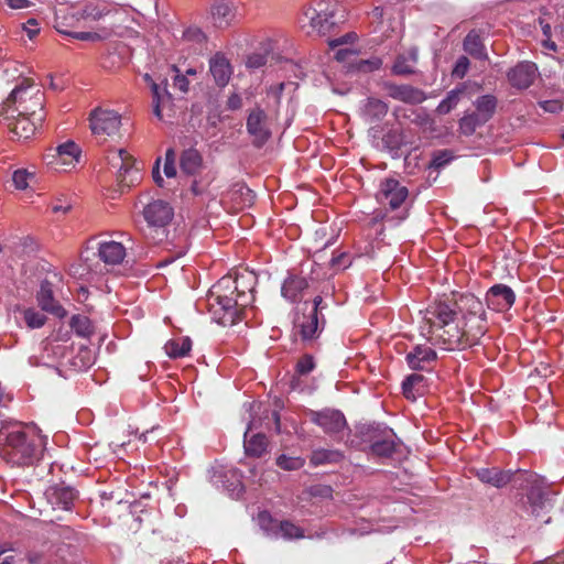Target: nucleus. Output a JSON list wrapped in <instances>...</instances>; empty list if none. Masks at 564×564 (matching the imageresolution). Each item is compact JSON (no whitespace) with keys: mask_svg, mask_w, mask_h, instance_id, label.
<instances>
[{"mask_svg":"<svg viewBox=\"0 0 564 564\" xmlns=\"http://www.w3.org/2000/svg\"><path fill=\"white\" fill-rule=\"evenodd\" d=\"M310 420L319 426L325 434L336 438L339 434L347 429V421L345 415L334 409H324L321 411H311Z\"/></svg>","mask_w":564,"mask_h":564,"instance_id":"4468645a","label":"nucleus"},{"mask_svg":"<svg viewBox=\"0 0 564 564\" xmlns=\"http://www.w3.org/2000/svg\"><path fill=\"white\" fill-rule=\"evenodd\" d=\"M409 196V189L395 178H384L380 182L376 199L391 210L399 209Z\"/></svg>","mask_w":564,"mask_h":564,"instance_id":"f8f14e48","label":"nucleus"},{"mask_svg":"<svg viewBox=\"0 0 564 564\" xmlns=\"http://www.w3.org/2000/svg\"><path fill=\"white\" fill-rule=\"evenodd\" d=\"M192 340L189 337H178L166 341L164 350L170 358H183L189 354Z\"/></svg>","mask_w":564,"mask_h":564,"instance_id":"c9c22d12","label":"nucleus"},{"mask_svg":"<svg viewBox=\"0 0 564 564\" xmlns=\"http://www.w3.org/2000/svg\"><path fill=\"white\" fill-rule=\"evenodd\" d=\"M253 520L260 529H270L274 527L275 523V520L267 510H259L258 513L253 516Z\"/></svg>","mask_w":564,"mask_h":564,"instance_id":"8fccbe9b","label":"nucleus"},{"mask_svg":"<svg viewBox=\"0 0 564 564\" xmlns=\"http://www.w3.org/2000/svg\"><path fill=\"white\" fill-rule=\"evenodd\" d=\"M464 51L477 59H487L488 55L480 35L471 30L468 32L463 43Z\"/></svg>","mask_w":564,"mask_h":564,"instance_id":"72a5a7b5","label":"nucleus"},{"mask_svg":"<svg viewBox=\"0 0 564 564\" xmlns=\"http://www.w3.org/2000/svg\"><path fill=\"white\" fill-rule=\"evenodd\" d=\"M164 174L167 177H175V175H176L175 163H164Z\"/></svg>","mask_w":564,"mask_h":564,"instance_id":"774afa93","label":"nucleus"},{"mask_svg":"<svg viewBox=\"0 0 564 564\" xmlns=\"http://www.w3.org/2000/svg\"><path fill=\"white\" fill-rule=\"evenodd\" d=\"M272 532L275 534L276 539H282L284 541L299 540V539H303L305 536L304 531H294L295 532L294 534H293V531H288V530L272 531Z\"/></svg>","mask_w":564,"mask_h":564,"instance_id":"bf43d9fd","label":"nucleus"},{"mask_svg":"<svg viewBox=\"0 0 564 564\" xmlns=\"http://www.w3.org/2000/svg\"><path fill=\"white\" fill-rule=\"evenodd\" d=\"M474 105L477 116L488 122L496 112L497 98L494 95H482L475 100Z\"/></svg>","mask_w":564,"mask_h":564,"instance_id":"e433bc0d","label":"nucleus"},{"mask_svg":"<svg viewBox=\"0 0 564 564\" xmlns=\"http://www.w3.org/2000/svg\"><path fill=\"white\" fill-rule=\"evenodd\" d=\"M151 89L153 95L152 104L154 116L161 121L171 119L175 113L172 95L165 87L161 88L155 83H152Z\"/></svg>","mask_w":564,"mask_h":564,"instance_id":"aec40b11","label":"nucleus"},{"mask_svg":"<svg viewBox=\"0 0 564 564\" xmlns=\"http://www.w3.org/2000/svg\"><path fill=\"white\" fill-rule=\"evenodd\" d=\"M182 41L194 50H202L207 42V37L202 29L189 26L184 30Z\"/></svg>","mask_w":564,"mask_h":564,"instance_id":"ea45409f","label":"nucleus"},{"mask_svg":"<svg viewBox=\"0 0 564 564\" xmlns=\"http://www.w3.org/2000/svg\"><path fill=\"white\" fill-rule=\"evenodd\" d=\"M108 165L117 173V180L121 186H131L139 176L135 160L124 149L110 150L106 156Z\"/></svg>","mask_w":564,"mask_h":564,"instance_id":"6e6552de","label":"nucleus"},{"mask_svg":"<svg viewBox=\"0 0 564 564\" xmlns=\"http://www.w3.org/2000/svg\"><path fill=\"white\" fill-rule=\"evenodd\" d=\"M388 110L389 106L384 101L369 97L362 105L360 113L364 120L373 123L381 121L387 116Z\"/></svg>","mask_w":564,"mask_h":564,"instance_id":"c756f323","label":"nucleus"},{"mask_svg":"<svg viewBox=\"0 0 564 564\" xmlns=\"http://www.w3.org/2000/svg\"><path fill=\"white\" fill-rule=\"evenodd\" d=\"M98 257L105 264H120L126 258V248L113 240L101 241L98 245Z\"/></svg>","mask_w":564,"mask_h":564,"instance_id":"c85d7f7f","label":"nucleus"},{"mask_svg":"<svg viewBox=\"0 0 564 564\" xmlns=\"http://www.w3.org/2000/svg\"><path fill=\"white\" fill-rule=\"evenodd\" d=\"M344 459V454L337 449L317 448L310 456V464L314 467L327 464H337Z\"/></svg>","mask_w":564,"mask_h":564,"instance_id":"f704fd0d","label":"nucleus"},{"mask_svg":"<svg viewBox=\"0 0 564 564\" xmlns=\"http://www.w3.org/2000/svg\"><path fill=\"white\" fill-rule=\"evenodd\" d=\"M89 126L94 135L107 139L119 132L121 116L115 110L99 107L90 112Z\"/></svg>","mask_w":564,"mask_h":564,"instance_id":"1a4fd4ad","label":"nucleus"},{"mask_svg":"<svg viewBox=\"0 0 564 564\" xmlns=\"http://www.w3.org/2000/svg\"><path fill=\"white\" fill-rule=\"evenodd\" d=\"M475 475L481 482L496 488H503L517 477L514 471L502 470L498 467L479 468L475 471Z\"/></svg>","mask_w":564,"mask_h":564,"instance_id":"393cba45","label":"nucleus"},{"mask_svg":"<svg viewBox=\"0 0 564 564\" xmlns=\"http://www.w3.org/2000/svg\"><path fill=\"white\" fill-rule=\"evenodd\" d=\"M180 166L184 174L197 176L204 166L203 156L194 148L186 149L181 154Z\"/></svg>","mask_w":564,"mask_h":564,"instance_id":"7c9ffc66","label":"nucleus"},{"mask_svg":"<svg viewBox=\"0 0 564 564\" xmlns=\"http://www.w3.org/2000/svg\"><path fill=\"white\" fill-rule=\"evenodd\" d=\"M535 74L534 63L521 62L508 72L507 77L512 87L527 89L533 84Z\"/></svg>","mask_w":564,"mask_h":564,"instance_id":"412c9836","label":"nucleus"},{"mask_svg":"<svg viewBox=\"0 0 564 564\" xmlns=\"http://www.w3.org/2000/svg\"><path fill=\"white\" fill-rule=\"evenodd\" d=\"M308 281L305 276L290 273L281 286V294L288 301L301 302L308 290Z\"/></svg>","mask_w":564,"mask_h":564,"instance_id":"5701e85b","label":"nucleus"},{"mask_svg":"<svg viewBox=\"0 0 564 564\" xmlns=\"http://www.w3.org/2000/svg\"><path fill=\"white\" fill-rule=\"evenodd\" d=\"M227 107L228 109L230 110H238L242 107V99L241 97L234 93L229 96L228 100H227Z\"/></svg>","mask_w":564,"mask_h":564,"instance_id":"e2e57ef3","label":"nucleus"},{"mask_svg":"<svg viewBox=\"0 0 564 564\" xmlns=\"http://www.w3.org/2000/svg\"><path fill=\"white\" fill-rule=\"evenodd\" d=\"M6 3L14 10L18 9H25L31 6V2L29 0H4Z\"/></svg>","mask_w":564,"mask_h":564,"instance_id":"69168bd1","label":"nucleus"},{"mask_svg":"<svg viewBox=\"0 0 564 564\" xmlns=\"http://www.w3.org/2000/svg\"><path fill=\"white\" fill-rule=\"evenodd\" d=\"M454 159V153L452 150L443 149L436 150L432 153V159L429 164L430 169L441 170Z\"/></svg>","mask_w":564,"mask_h":564,"instance_id":"a18cd8bd","label":"nucleus"},{"mask_svg":"<svg viewBox=\"0 0 564 564\" xmlns=\"http://www.w3.org/2000/svg\"><path fill=\"white\" fill-rule=\"evenodd\" d=\"M209 72L218 87H225L232 75V67L223 53H216L209 59Z\"/></svg>","mask_w":564,"mask_h":564,"instance_id":"bb28decb","label":"nucleus"},{"mask_svg":"<svg viewBox=\"0 0 564 564\" xmlns=\"http://www.w3.org/2000/svg\"><path fill=\"white\" fill-rule=\"evenodd\" d=\"M44 93L24 78L0 106V113L7 117H14V113L30 115L35 120H44Z\"/></svg>","mask_w":564,"mask_h":564,"instance_id":"20e7f679","label":"nucleus"},{"mask_svg":"<svg viewBox=\"0 0 564 564\" xmlns=\"http://www.w3.org/2000/svg\"><path fill=\"white\" fill-rule=\"evenodd\" d=\"M3 436L1 456L14 466H32L40 462L47 437L35 425L21 422L6 423L0 429Z\"/></svg>","mask_w":564,"mask_h":564,"instance_id":"7ed1b4c3","label":"nucleus"},{"mask_svg":"<svg viewBox=\"0 0 564 564\" xmlns=\"http://www.w3.org/2000/svg\"><path fill=\"white\" fill-rule=\"evenodd\" d=\"M253 292L254 283L250 275L223 276L208 294V311L213 319L223 326L241 322L246 308L254 300Z\"/></svg>","mask_w":564,"mask_h":564,"instance_id":"f03ea898","label":"nucleus"},{"mask_svg":"<svg viewBox=\"0 0 564 564\" xmlns=\"http://www.w3.org/2000/svg\"><path fill=\"white\" fill-rule=\"evenodd\" d=\"M310 494L313 497H323L330 499L333 496V489L327 485H316L310 488Z\"/></svg>","mask_w":564,"mask_h":564,"instance_id":"4d7b16f0","label":"nucleus"},{"mask_svg":"<svg viewBox=\"0 0 564 564\" xmlns=\"http://www.w3.org/2000/svg\"><path fill=\"white\" fill-rule=\"evenodd\" d=\"M267 63V57L261 53H253L248 56L246 66L250 69H257L264 66Z\"/></svg>","mask_w":564,"mask_h":564,"instance_id":"864d4df0","label":"nucleus"},{"mask_svg":"<svg viewBox=\"0 0 564 564\" xmlns=\"http://www.w3.org/2000/svg\"><path fill=\"white\" fill-rule=\"evenodd\" d=\"M44 495L53 511L61 510L64 512V516L50 518L48 522L55 524L58 529H70V519L76 518L72 509L78 498L77 490L62 481L48 486Z\"/></svg>","mask_w":564,"mask_h":564,"instance_id":"423d86ee","label":"nucleus"},{"mask_svg":"<svg viewBox=\"0 0 564 564\" xmlns=\"http://www.w3.org/2000/svg\"><path fill=\"white\" fill-rule=\"evenodd\" d=\"M36 302L39 307L57 318H65L67 311L54 296V283L48 279H43L40 283V289L36 292Z\"/></svg>","mask_w":564,"mask_h":564,"instance_id":"f3484780","label":"nucleus"},{"mask_svg":"<svg viewBox=\"0 0 564 564\" xmlns=\"http://www.w3.org/2000/svg\"><path fill=\"white\" fill-rule=\"evenodd\" d=\"M485 123L486 122L474 111L471 113H466L459 119L458 130L462 134L469 137L475 133L477 128L484 126Z\"/></svg>","mask_w":564,"mask_h":564,"instance_id":"a19ab883","label":"nucleus"},{"mask_svg":"<svg viewBox=\"0 0 564 564\" xmlns=\"http://www.w3.org/2000/svg\"><path fill=\"white\" fill-rule=\"evenodd\" d=\"M384 89L389 97L405 104H420L426 98L423 90L411 85H398L387 82L384 83Z\"/></svg>","mask_w":564,"mask_h":564,"instance_id":"4be33fe9","label":"nucleus"},{"mask_svg":"<svg viewBox=\"0 0 564 564\" xmlns=\"http://www.w3.org/2000/svg\"><path fill=\"white\" fill-rule=\"evenodd\" d=\"M436 358V351L426 345L414 346L405 356L409 367L413 370H427Z\"/></svg>","mask_w":564,"mask_h":564,"instance_id":"b1692460","label":"nucleus"},{"mask_svg":"<svg viewBox=\"0 0 564 564\" xmlns=\"http://www.w3.org/2000/svg\"><path fill=\"white\" fill-rule=\"evenodd\" d=\"M364 441L370 444V452L378 457H391L397 452L395 434L391 429L366 426L360 430Z\"/></svg>","mask_w":564,"mask_h":564,"instance_id":"0eeeda50","label":"nucleus"},{"mask_svg":"<svg viewBox=\"0 0 564 564\" xmlns=\"http://www.w3.org/2000/svg\"><path fill=\"white\" fill-rule=\"evenodd\" d=\"M487 307L491 311L503 313L509 311L516 302L513 290L502 283L494 284L485 295Z\"/></svg>","mask_w":564,"mask_h":564,"instance_id":"dca6fc26","label":"nucleus"},{"mask_svg":"<svg viewBox=\"0 0 564 564\" xmlns=\"http://www.w3.org/2000/svg\"><path fill=\"white\" fill-rule=\"evenodd\" d=\"M533 564H564V550Z\"/></svg>","mask_w":564,"mask_h":564,"instance_id":"052dcab7","label":"nucleus"},{"mask_svg":"<svg viewBox=\"0 0 564 564\" xmlns=\"http://www.w3.org/2000/svg\"><path fill=\"white\" fill-rule=\"evenodd\" d=\"M424 381V377L419 373H412L408 376L402 382V393L405 399L415 401L417 395L422 392L419 390V386Z\"/></svg>","mask_w":564,"mask_h":564,"instance_id":"58836bf2","label":"nucleus"},{"mask_svg":"<svg viewBox=\"0 0 564 564\" xmlns=\"http://www.w3.org/2000/svg\"><path fill=\"white\" fill-rule=\"evenodd\" d=\"M35 180V172L26 169H19L13 172L12 182L17 189H26L31 182Z\"/></svg>","mask_w":564,"mask_h":564,"instance_id":"c03bdc74","label":"nucleus"},{"mask_svg":"<svg viewBox=\"0 0 564 564\" xmlns=\"http://www.w3.org/2000/svg\"><path fill=\"white\" fill-rule=\"evenodd\" d=\"M246 128L247 132L252 138V144L257 148L264 145L271 138L268 115L259 106L250 110L247 117Z\"/></svg>","mask_w":564,"mask_h":564,"instance_id":"ddd939ff","label":"nucleus"},{"mask_svg":"<svg viewBox=\"0 0 564 564\" xmlns=\"http://www.w3.org/2000/svg\"><path fill=\"white\" fill-rule=\"evenodd\" d=\"M315 366L314 357L310 354H305L296 361L295 373L299 377L306 376L315 369Z\"/></svg>","mask_w":564,"mask_h":564,"instance_id":"09e8293b","label":"nucleus"},{"mask_svg":"<svg viewBox=\"0 0 564 564\" xmlns=\"http://www.w3.org/2000/svg\"><path fill=\"white\" fill-rule=\"evenodd\" d=\"M434 344L445 350H462L480 344L488 330L487 314L480 299L463 293L438 299L423 313Z\"/></svg>","mask_w":564,"mask_h":564,"instance_id":"f257e3e1","label":"nucleus"},{"mask_svg":"<svg viewBox=\"0 0 564 564\" xmlns=\"http://www.w3.org/2000/svg\"><path fill=\"white\" fill-rule=\"evenodd\" d=\"M417 62V54L415 50H411L408 55L400 54L397 56L391 73L395 76H408L415 73V64Z\"/></svg>","mask_w":564,"mask_h":564,"instance_id":"2f4dec72","label":"nucleus"},{"mask_svg":"<svg viewBox=\"0 0 564 564\" xmlns=\"http://www.w3.org/2000/svg\"><path fill=\"white\" fill-rule=\"evenodd\" d=\"M80 153V148L74 141H66L54 150V154H47L46 156L54 159L48 161V164L68 166L79 161Z\"/></svg>","mask_w":564,"mask_h":564,"instance_id":"cd10ccee","label":"nucleus"},{"mask_svg":"<svg viewBox=\"0 0 564 564\" xmlns=\"http://www.w3.org/2000/svg\"><path fill=\"white\" fill-rule=\"evenodd\" d=\"M160 162H161L160 159H158L155 161V164H154L153 170H152V177H153V180H154V182H155V184L158 186L163 187V182L164 181H163V177L161 176V173H160Z\"/></svg>","mask_w":564,"mask_h":564,"instance_id":"0e129e2a","label":"nucleus"},{"mask_svg":"<svg viewBox=\"0 0 564 564\" xmlns=\"http://www.w3.org/2000/svg\"><path fill=\"white\" fill-rule=\"evenodd\" d=\"M351 264V257L347 252H340L337 256H334L330 260L332 268L336 270H344Z\"/></svg>","mask_w":564,"mask_h":564,"instance_id":"3c124183","label":"nucleus"},{"mask_svg":"<svg viewBox=\"0 0 564 564\" xmlns=\"http://www.w3.org/2000/svg\"><path fill=\"white\" fill-rule=\"evenodd\" d=\"M332 7L329 1L319 0L307 7L304 11L310 25L318 33H326L335 24Z\"/></svg>","mask_w":564,"mask_h":564,"instance_id":"2eb2a0df","label":"nucleus"},{"mask_svg":"<svg viewBox=\"0 0 564 564\" xmlns=\"http://www.w3.org/2000/svg\"><path fill=\"white\" fill-rule=\"evenodd\" d=\"M237 7L232 0H215L210 6L213 23L218 29H226L237 21Z\"/></svg>","mask_w":564,"mask_h":564,"instance_id":"6ab92c4d","label":"nucleus"},{"mask_svg":"<svg viewBox=\"0 0 564 564\" xmlns=\"http://www.w3.org/2000/svg\"><path fill=\"white\" fill-rule=\"evenodd\" d=\"M469 68V59L467 56L462 55L457 58L456 64L453 68V76L457 78H464Z\"/></svg>","mask_w":564,"mask_h":564,"instance_id":"603ef678","label":"nucleus"},{"mask_svg":"<svg viewBox=\"0 0 564 564\" xmlns=\"http://www.w3.org/2000/svg\"><path fill=\"white\" fill-rule=\"evenodd\" d=\"M69 326L75 334L82 338L89 339L95 333V327L89 317L82 314L73 315L69 321Z\"/></svg>","mask_w":564,"mask_h":564,"instance_id":"4c0bfd02","label":"nucleus"},{"mask_svg":"<svg viewBox=\"0 0 564 564\" xmlns=\"http://www.w3.org/2000/svg\"><path fill=\"white\" fill-rule=\"evenodd\" d=\"M172 68L174 72H176V75L173 80L174 87L180 89L182 93H187L188 86H189V82H188L187 77L183 74H180L178 68L175 65H173Z\"/></svg>","mask_w":564,"mask_h":564,"instance_id":"5fc2aeb1","label":"nucleus"},{"mask_svg":"<svg viewBox=\"0 0 564 564\" xmlns=\"http://www.w3.org/2000/svg\"><path fill=\"white\" fill-rule=\"evenodd\" d=\"M276 465L284 470H299L305 465V459L303 457H291L281 454L276 458Z\"/></svg>","mask_w":564,"mask_h":564,"instance_id":"de8ad7c7","label":"nucleus"},{"mask_svg":"<svg viewBox=\"0 0 564 564\" xmlns=\"http://www.w3.org/2000/svg\"><path fill=\"white\" fill-rule=\"evenodd\" d=\"M539 106L546 112L558 113L563 109V104L561 100L552 99L540 101Z\"/></svg>","mask_w":564,"mask_h":564,"instance_id":"6e6d98bb","label":"nucleus"},{"mask_svg":"<svg viewBox=\"0 0 564 564\" xmlns=\"http://www.w3.org/2000/svg\"><path fill=\"white\" fill-rule=\"evenodd\" d=\"M323 297L316 295L312 303L304 301L294 311L293 336L300 338L305 345H312L319 338L325 328L326 321L322 311L326 307Z\"/></svg>","mask_w":564,"mask_h":564,"instance_id":"39448f33","label":"nucleus"},{"mask_svg":"<svg viewBox=\"0 0 564 564\" xmlns=\"http://www.w3.org/2000/svg\"><path fill=\"white\" fill-rule=\"evenodd\" d=\"M13 121L10 123V129L12 133L19 139V140H29L31 139L39 126L42 123L43 120H35L34 116L30 115H19L14 113V117H11Z\"/></svg>","mask_w":564,"mask_h":564,"instance_id":"a878e982","label":"nucleus"},{"mask_svg":"<svg viewBox=\"0 0 564 564\" xmlns=\"http://www.w3.org/2000/svg\"><path fill=\"white\" fill-rule=\"evenodd\" d=\"M69 35L80 41H97L100 39V35L94 32H74Z\"/></svg>","mask_w":564,"mask_h":564,"instance_id":"680f3d73","label":"nucleus"},{"mask_svg":"<svg viewBox=\"0 0 564 564\" xmlns=\"http://www.w3.org/2000/svg\"><path fill=\"white\" fill-rule=\"evenodd\" d=\"M356 34L352 32L346 33L345 35L333 39L328 42V45L332 50H335L336 47H339L344 44L352 43L356 40Z\"/></svg>","mask_w":564,"mask_h":564,"instance_id":"13d9d810","label":"nucleus"},{"mask_svg":"<svg viewBox=\"0 0 564 564\" xmlns=\"http://www.w3.org/2000/svg\"><path fill=\"white\" fill-rule=\"evenodd\" d=\"M173 216L172 206L161 199L153 200L143 208V217L148 225L153 228H164L172 221Z\"/></svg>","mask_w":564,"mask_h":564,"instance_id":"a211bd4d","label":"nucleus"},{"mask_svg":"<svg viewBox=\"0 0 564 564\" xmlns=\"http://www.w3.org/2000/svg\"><path fill=\"white\" fill-rule=\"evenodd\" d=\"M245 452L250 457H261L268 451L269 441L263 433H257L247 438L245 434Z\"/></svg>","mask_w":564,"mask_h":564,"instance_id":"473e14b6","label":"nucleus"},{"mask_svg":"<svg viewBox=\"0 0 564 564\" xmlns=\"http://www.w3.org/2000/svg\"><path fill=\"white\" fill-rule=\"evenodd\" d=\"M23 318L29 328H41L45 325L47 317L43 314L37 312L34 308H25L23 311Z\"/></svg>","mask_w":564,"mask_h":564,"instance_id":"49530a36","label":"nucleus"},{"mask_svg":"<svg viewBox=\"0 0 564 564\" xmlns=\"http://www.w3.org/2000/svg\"><path fill=\"white\" fill-rule=\"evenodd\" d=\"M26 24L30 25L29 28H25L28 35L30 39H33L39 33V29H36L37 21L35 19H29Z\"/></svg>","mask_w":564,"mask_h":564,"instance_id":"338daca9","label":"nucleus"},{"mask_svg":"<svg viewBox=\"0 0 564 564\" xmlns=\"http://www.w3.org/2000/svg\"><path fill=\"white\" fill-rule=\"evenodd\" d=\"M214 180L215 174L212 171H208L204 174L199 173L197 176H194L189 188L192 194L195 196L206 194Z\"/></svg>","mask_w":564,"mask_h":564,"instance_id":"79ce46f5","label":"nucleus"},{"mask_svg":"<svg viewBox=\"0 0 564 564\" xmlns=\"http://www.w3.org/2000/svg\"><path fill=\"white\" fill-rule=\"evenodd\" d=\"M463 93L460 89H453L447 93L446 97L438 104L436 112L438 115L449 113L459 101V96Z\"/></svg>","mask_w":564,"mask_h":564,"instance_id":"37998d69","label":"nucleus"},{"mask_svg":"<svg viewBox=\"0 0 564 564\" xmlns=\"http://www.w3.org/2000/svg\"><path fill=\"white\" fill-rule=\"evenodd\" d=\"M529 513L538 520V524H547L551 521L549 511L552 507L550 492L541 485L534 482L528 491Z\"/></svg>","mask_w":564,"mask_h":564,"instance_id":"9b49d317","label":"nucleus"},{"mask_svg":"<svg viewBox=\"0 0 564 564\" xmlns=\"http://www.w3.org/2000/svg\"><path fill=\"white\" fill-rule=\"evenodd\" d=\"M335 59L344 63L345 73H372L382 66V59L378 56L364 59L359 58L358 53L351 48H339L335 53Z\"/></svg>","mask_w":564,"mask_h":564,"instance_id":"9d476101","label":"nucleus"}]
</instances>
